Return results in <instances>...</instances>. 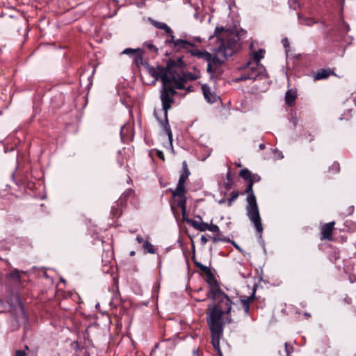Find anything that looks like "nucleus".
<instances>
[{"label": "nucleus", "instance_id": "7ed1b4c3", "mask_svg": "<svg viewBox=\"0 0 356 356\" xmlns=\"http://www.w3.org/2000/svg\"><path fill=\"white\" fill-rule=\"evenodd\" d=\"M21 309H22V314H24V308H23V306L22 305H21Z\"/></svg>", "mask_w": 356, "mask_h": 356}, {"label": "nucleus", "instance_id": "f257e3e1", "mask_svg": "<svg viewBox=\"0 0 356 356\" xmlns=\"http://www.w3.org/2000/svg\"><path fill=\"white\" fill-rule=\"evenodd\" d=\"M10 277L11 278L15 279L17 280H20V278H21L19 272L16 269L10 273Z\"/></svg>", "mask_w": 356, "mask_h": 356}, {"label": "nucleus", "instance_id": "f03ea898", "mask_svg": "<svg viewBox=\"0 0 356 356\" xmlns=\"http://www.w3.org/2000/svg\"><path fill=\"white\" fill-rule=\"evenodd\" d=\"M15 356H26L25 351L22 350H18L15 353Z\"/></svg>", "mask_w": 356, "mask_h": 356}]
</instances>
